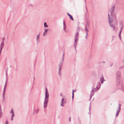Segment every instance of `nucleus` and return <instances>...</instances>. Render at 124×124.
I'll return each instance as SVG.
<instances>
[{
	"mask_svg": "<svg viewBox=\"0 0 124 124\" xmlns=\"http://www.w3.org/2000/svg\"><path fill=\"white\" fill-rule=\"evenodd\" d=\"M109 18V23L110 27L113 28V30H114L115 29V27L112 24V21L111 17L109 16V14H108Z\"/></svg>",
	"mask_w": 124,
	"mask_h": 124,
	"instance_id": "f03ea898",
	"label": "nucleus"
},
{
	"mask_svg": "<svg viewBox=\"0 0 124 124\" xmlns=\"http://www.w3.org/2000/svg\"><path fill=\"white\" fill-rule=\"evenodd\" d=\"M13 117L11 116V120H12L13 119Z\"/></svg>",
	"mask_w": 124,
	"mask_h": 124,
	"instance_id": "4468645a",
	"label": "nucleus"
},
{
	"mask_svg": "<svg viewBox=\"0 0 124 124\" xmlns=\"http://www.w3.org/2000/svg\"><path fill=\"white\" fill-rule=\"evenodd\" d=\"M67 14L69 16L70 18L71 19L72 21H73V18L72 17V16L71 15H70V14H69V13H67Z\"/></svg>",
	"mask_w": 124,
	"mask_h": 124,
	"instance_id": "20e7f679",
	"label": "nucleus"
},
{
	"mask_svg": "<svg viewBox=\"0 0 124 124\" xmlns=\"http://www.w3.org/2000/svg\"><path fill=\"white\" fill-rule=\"evenodd\" d=\"M104 78L103 77H101V83H102L103 81Z\"/></svg>",
	"mask_w": 124,
	"mask_h": 124,
	"instance_id": "423d86ee",
	"label": "nucleus"
},
{
	"mask_svg": "<svg viewBox=\"0 0 124 124\" xmlns=\"http://www.w3.org/2000/svg\"><path fill=\"white\" fill-rule=\"evenodd\" d=\"M87 31H87V32H86V36H88V34L87 33Z\"/></svg>",
	"mask_w": 124,
	"mask_h": 124,
	"instance_id": "a211bd4d",
	"label": "nucleus"
},
{
	"mask_svg": "<svg viewBox=\"0 0 124 124\" xmlns=\"http://www.w3.org/2000/svg\"><path fill=\"white\" fill-rule=\"evenodd\" d=\"M80 30V28L79 27H78L77 28V30L78 31Z\"/></svg>",
	"mask_w": 124,
	"mask_h": 124,
	"instance_id": "1a4fd4ad",
	"label": "nucleus"
},
{
	"mask_svg": "<svg viewBox=\"0 0 124 124\" xmlns=\"http://www.w3.org/2000/svg\"><path fill=\"white\" fill-rule=\"evenodd\" d=\"M74 90H73L72 91V98H73V95H74Z\"/></svg>",
	"mask_w": 124,
	"mask_h": 124,
	"instance_id": "9d476101",
	"label": "nucleus"
},
{
	"mask_svg": "<svg viewBox=\"0 0 124 124\" xmlns=\"http://www.w3.org/2000/svg\"><path fill=\"white\" fill-rule=\"evenodd\" d=\"M44 26L45 27H48V26L46 25V22L44 23Z\"/></svg>",
	"mask_w": 124,
	"mask_h": 124,
	"instance_id": "6e6552de",
	"label": "nucleus"
},
{
	"mask_svg": "<svg viewBox=\"0 0 124 124\" xmlns=\"http://www.w3.org/2000/svg\"><path fill=\"white\" fill-rule=\"evenodd\" d=\"M8 123V122H7V121L6 122V124H7Z\"/></svg>",
	"mask_w": 124,
	"mask_h": 124,
	"instance_id": "6ab92c4d",
	"label": "nucleus"
},
{
	"mask_svg": "<svg viewBox=\"0 0 124 124\" xmlns=\"http://www.w3.org/2000/svg\"><path fill=\"white\" fill-rule=\"evenodd\" d=\"M77 36L78 35V32H77Z\"/></svg>",
	"mask_w": 124,
	"mask_h": 124,
	"instance_id": "f3484780",
	"label": "nucleus"
},
{
	"mask_svg": "<svg viewBox=\"0 0 124 124\" xmlns=\"http://www.w3.org/2000/svg\"><path fill=\"white\" fill-rule=\"evenodd\" d=\"M48 30L47 29H46L45 30V32L44 33L43 35L44 36H45L46 34V33L47 32Z\"/></svg>",
	"mask_w": 124,
	"mask_h": 124,
	"instance_id": "39448f33",
	"label": "nucleus"
},
{
	"mask_svg": "<svg viewBox=\"0 0 124 124\" xmlns=\"http://www.w3.org/2000/svg\"><path fill=\"white\" fill-rule=\"evenodd\" d=\"M49 93L48 92L46 88V97L44 102V108H46L47 107L49 98Z\"/></svg>",
	"mask_w": 124,
	"mask_h": 124,
	"instance_id": "f257e3e1",
	"label": "nucleus"
},
{
	"mask_svg": "<svg viewBox=\"0 0 124 124\" xmlns=\"http://www.w3.org/2000/svg\"><path fill=\"white\" fill-rule=\"evenodd\" d=\"M64 99L63 98H62V99L61 101V105L62 106H64Z\"/></svg>",
	"mask_w": 124,
	"mask_h": 124,
	"instance_id": "7ed1b4c3",
	"label": "nucleus"
},
{
	"mask_svg": "<svg viewBox=\"0 0 124 124\" xmlns=\"http://www.w3.org/2000/svg\"><path fill=\"white\" fill-rule=\"evenodd\" d=\"M119 111L117 110V112L116 114V117L119 114Z\"/></svg>",
	"mask_w": 124,
	"mask_h": 124,
	"instance_id": "0eeeda50",
	"label": "nucleus"
},
{
	"mask_svg": "<svg viewBox=\"0 0 124 124\" xmlns=\"http://www.w3.org/2000/svg\"><path fill=\"white\" fill-rule=\"evenodd\" d=\"M120 108H119V110H120Z\"/></svg>",
	"mask_w": 124,
	"mask_h": 124,
	"instance_id": "aec40b11",
	"label": "nucleus"
},
{
	"mask_svg": "<svg viewBox=\"0 0 124 124\" xmlns=\"http://www.w3.org/2000/svg\"><path fill=\"white\" fill-rule=\"evenodd\" d=\"M1 112H0V113Z\"/></svg>",
	"mask_w": 124,
	"mask_h": 124,
	"instance_id": "412c9836",
	"label": "nucleus"
},
{
	"mask_svg": "<svg viewBox=\"0 0 124 124\" xmlns=\"http://www.w3.org/2000/svg\"><path fill=\"white\" fill-rule=\"evenodd\" d=\"M39 35H38L37 37V39H38V38H39Z\"/></svg>",
	"mask_w": 124,
	"mask_h": 124,
	"instance_id": "ddd939ff",
	"label": "nucleus"
},
{
	"mask_svg": "<svg viewBox=\"0 0 124 124\" xmlns=\"http://www.w3.org/2000/svg\"><path fill=\"white\" fill-rule=\"evenodd\" d=\"M121 31H122V30H121V31H120V33L119 35V38H120V39H121V37L120 36V34L121 33Z\"/></svg>",
	"mask_w": 124,
	"mask_h": 124,
	"instance_id": "9b49d317",
	"label": "nucleus"
},
{
	"mask_svg": "<svg viewBox=\"0 0 124 124\" xmlns=\"http://www.w3.org/2000/svg\"><path fill=\"white\" fill-rule=\"evenodd\" d=\"M13 110L12 109L11 111H10V112L11 113H14L13 112Z\"/></svg>",
	"mask_w": 124,
	"mask_h": 124,
	"instance_id": "f8f14e48",
	"label": "nucleus"
},
{
	"mask_svg": "<svg viewBox=\"0 0 124 124\" xmlns=\"http://www.w3.org/2000/svg\"><path fill=\"white\" fill-rule=\"evenodd\" d=\"M14 113H12V115L11 116L14 117Z\"/></svg>",
	"mask_w": 124,
	"mask_h": 124,
	"instance_id": "2eb2a0df",
	"label": "nucleus"
},
{
	"mask_svg": "<svg viewBox=\"0 0 124 124\" xmlns=\"http://www.w3.org/2000/svg\"><path fill=\"white\" fill-rule=\"evenodd\" d=\"M114 7H113V8H112V10H113H113H114Z\"/></svg>",
	"mask_w": 124,
	"mask_h": 124,
	"instance_id": "dca6fc26",
	"label": "nucleus"
}]
</instances>
